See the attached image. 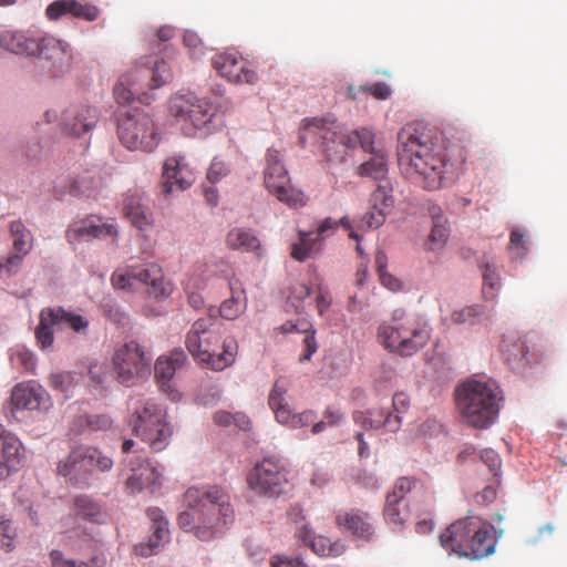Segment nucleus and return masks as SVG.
<instances>
[{
	"label": "nucleus",
	"mask_w": 567,
	"mask_h": 567,
	"mask_svg": "<svg viewBox=\"0 0 567 567\" xmlns=\"http://www.w3.org/2000/svg\"><path fill=\"white\" fill-rule=\"evenodd\" d=\"M398 142V163L402 174L423 188L439 189L454 175V165L447 162L437 132L411 123L401 128Z\"/></svg>",
	"instance_id": "f257e3e1"
},
{
	"label": "nucleus",
	"mask_w": 567,
	"mask_h": 567,
	"mask_svg": "<svg viewBox=\"0 0 567 567\" xmlns=\"http://www.w3.org/2000/svg\"><path fill=\"white\" fill-rule=\"evenodd\" d=\"M184 501L188 509L179 513L177 524L200 542L220 537L235 520L230 496L220 486L189 487Z\"/></svg>",
	"instance_id": "f03ea898"
},
{
	"label": "nucleus",
	"mask_w": 567,
	"mask_h": 567,
	"mask_svg": "<svg viewBox=\"0 0 567 567\" xmlns=\"http://www.w3.org/2000/svg\"><path fill=\"white\" fill-rule=\"evenodd\" d=\"M300 144L318 145L319 151L329 161H342L349 148L362 147L365 152H375L373 147V133L367 128L343 132L336 121L311 118L305 121L299 134Z\"/></svg>",
	"instance_id": "7ed1b4c3"
},
{
	"label": "nucleus",
	"mask_w": 567,
	"mask_h": 567,
	"mask_svg": "<svg viewBox=\"0 0 567 567\" xmlns=\"http://www.w3.org/2000/svg\"><path fill=\"white\" fill-rule=\"evenodd\" d=\"M502 401V390L492 380L468 379L455 390L456 408L462 422L477 430L495 423Z\"/></svg>",
	"instance_id": "20e7f679"
},
{
	"label": "nucleus",
	"mask_w": 567,
	"mask_h": 567,
	"mask_svg": "<svg viewBox=\"0 0 567 567\" xmlns=\"http://www.w3.org/2000/svg\"><path fill=\"white\" fill-rule=\"evenodd\" d=\"M494 527L477 516L467 515L452 523L441 535L444 549L461 557L481 559L494 553L497 537Z\"/></svg>",
	"instance_id": "39448f33"
},
{
	"label": "nucleus",
	"mask_w": 567,
	"mask_h": 567,
	"mask_svg": "<svg viewBox=\"0 0 567 567\" xmlns=\"http://www.w3.org/2000/svg\"><path fill=\"white\" fill-rule=\"evenodd\" d=\"M220 340L213 318L197 319L185 338V346L195 361L214 370L223 371L233 365L238 354V343L235 338L227 337L223 341V351L218 354L214 349Z\"/></svg>",
	"instance_id": "423d86ee"
},
{
	"label": "nucleus",
	"mask_w": 567,
	"mask_h": 567,
	"mask_svg": "<svg viewBox=\"0 0 567 567\" xmlns=\"http://www.w3.org/2000/svg\"><path fill=\"white\" fill-rule=\"evenodd\" d=\"M128 425L133 433L157 453L165 450L173 435L166 410L153 399L132 395L127 403Z\"/></svg>",
	"instance_id": "0eeeda50"
},
{
	"label": "nucleus",
	"mask_w": 567,
	"mask_h": 567,
	"mask_svg": "<svg viewBox=\"0 0 567 567\" xmlns=\"http://www.w3.org/2000/svg\"><path fill=\"white\" fill-rule=\"evenodd\" d=\"M378 339L390 352L411 357L427 344L430 332L417 318L396 311L390 321L379 326Z\"/></svg>",
	"instance_id": "6e6552de"
},
{
	"label": "nucleus",
	"mask_w": 567,
	"mask_h": 567,
	"mask_svg": "<svg viewBox=\"0 0 567 567\" xmlns=\"http://www.w3.org/2000/svg\"><path fill=\"white\" fill-rule=\"evenodd\" d=\"M113 461L93 446L80 445L58 464V473L79 486L89 484V480L100 472L110 471Z\"/></svg>",
	"instance_id": "1a4fd4ad"
},
{
	"label": "nucleus",
	"mask_w": 567,
	"mask_h": 567,
	"mask_svg": "<svg viewBox=\"0 0 567 567\" xmlns=\"http://www.w3.org/2000/svg\"><path fill=\"white\" fill-rule=\"evenodd\" d=\"M288 474L286 465L279 458L264 457L248 473L247 483L256 494L277 498L292 489Z\"/></svg>",
	"instance_id": "9d476101"
},
{
	"label": "nucleus",
	"mask_w": 567,
	"mask_h": 567,
	"mask_svg": "<svg viewBox=\"0 0 567 567\" xmlns=\"http://www.w3.org/2000/svg\"><path fill=\"white\" fill-rule=\"evenodd\" d=\"M264 183L268 192L287 206L299 208L307 205L305 193L290 185L288 171L278 150H267Z\"/></svg>",
	"instance_id": "9b49d317"
},
{
	"label": "nucleus",
	"mask_w": 567,
	"mask_h": 567,
	"mask_svg": "<svg viewBox=\"0 0 567 567\" xmlns=\"http://www.w3.org/2000/svg\"><path fill=\"white\" fill-rule=\"evenodd\" d=\"M117 134L121 143L131 151H154L161 135L153 118L144 113H127L118 121Z\"/></svg>",
	"instance_id": "f8f14e48"
},
{
	"label": "nucleus",
	"mask_w": 567,
	"mask_h": 567,
	"mask_svg": "<svg viewBox=\"0 0 567 567\" xmlns=\"http://www.w3.org/2000/svg\"><path fill=\"white\" fill-rule=\"evenodd\" d=\"M111 281L114 288L128 290L134 289L137 282L142 284L147 287V293L156 299L168 297L172 292L162 268L154 262L118 269L113 272Z\"/></svg>",
	"instance_id": "ddd939ff"
},
{
	"label": "nucleus",
	"mask_w": 567,
	"mask_h": 567,
	"mask_svg": "<svg viewBox=\"0 0 567 567\" xmlns=\"http://www.w3.org/2000/svg\"><path fill=\"white\" fill-rule=\"evenodd\" d=\"M89 320L75 312L65 310L62 307L44 308L39 316V324L34 334L37 343L41 349L52 347L54 341L53 328H70L74 332H85L89 328Z\"/></svg>",
	"instance_id": "4468645a"
},
{
	"label": "nucleus",
	"mask_w": 567,
	"mask_h": 567,
	"mask_svg": "<svg viewBox=\"0 0 567 567\" xmlns=\"http://www.w3.org/2000/svg\"><path fill=\"white\" fill-rule=\"evenodd\" d=\"M34 55L39 59V68L50 78H59L72 65L73 49L69 42L52 34L35 39Z\"/></svg>",
	"instance_id": "2eb2a0df"
},
{
	"label": "nucleus",
	"mask_w": 567,
	"mask_h": 567,
	"mask_svg": "<svg viewBox=\"0 0 567 567\" xmlns=\"http://www.w3.org/2000/svg\"><path fill=\"white\" fill-rule=\"evenodd\" d=\"M152 357L136 341H130L115 350L113 365L117 380L123 384H132L151 371Z\"/></svg>",
	"instance_id": "dca6fc26"
},
{
	"label": "nucleus",
	"mask_w": 567,
	"mask_h": 567,
	"mask_svg": "<svg viewBox=\"0 0 567 567\" xmlns=\"http://www.w3.org/2000/svg\"><path fill=\"white\" fill-rule=\"evenodd\" d=\"M171 113L184 121H189L195 130L209 133L215 128L216 107L205 99L177 96L169 103Z\"/></svg>",
	"instance_id": "f3484780"
},
{
	"label": "nucleus",
	"mask_w": 567,
	"mask_h": 567,
	"mask_svg": "<svg viewBox=\"0 0 567 567\" xmlns=\"http://www.w3.org/2000/svg\"><path fill=\"white\" fill-rule=\"evenodd\" d=\"M288 381L284 378L276 380L269 396L268 404L272 410L276 420L291 429H301L316 421L317 414L312 410L295 413L287 402Z\"/></svg>",
	"instance_id": "a211bd4d"
},
{
	"label": "nucleus",
	"mask_w": 567,
	"mask_h": 567,
	"mask_svg": "<svg viewBox=\"0 0 567 567\" xmlns=\"http://www.w3.org/2000/svg\"><path fill=\"white\" fill-rule=\"evenodd\" d=\"M212 65L230 83L255 84L258 81V74L252 64L236 51L216 53L212 59Z\"/></svg>",
	"instance_id": "6ab92c4d"
},
{
	"label": "nucleus",
	"mask_w": 567,
	"mask_h": 567,
	"mask_svg": "<svg viewBox=\"0 0 567 567\" xmlns=\"http://www.w3.org/2000/svg\"><path fill=\"white\" fill-rule=\"evenodd\" d=\"M342 226L347 230H351V224L348 217L334 220L331 217L324 218L317 228L318 237L310 238L311 233L299 231V241L291 247V257L298 261H305L307 258L317 254L320 249L321 240L328 233H332Z\"/></svg>",
	"instance_id": "aec40b11"
},
{
	"label": "nucleus",
	"mask_w": 567,
	"mask_h": 567,
	"mask_svg": "<svg viewBox=\"0 0 567 567\" xmlns=\"http://www.w3.org/2000/svg\"><path fill=\"white\" fill-rule=\"evenodd\" d=\"M117 227L113 223L103 221L102 217L90 215L85 218L72 223L65 231V237L70 244L80 239L117 237Z\"/></svg>",
	"instance_id": "412c9836"
},
{
	"label": "nucleus",
	"mask_w": 567,
	"mask_h": 567,
	"mask_svg": "<svg viewBox=\"0 0 567 567\" xmlns=\"http://www.w3.org/2000/svg\"><path fill=\"white\" fill-rule=\"evenodd\" d=\"M97 121L99 114L95 107L83 104L72 105L62 113L60 126L70 136H81L90 132Z\"/></svg>",
	"instance_id": "4be33fe9"
},
{
	"label": "nucleus",
	"mask_w": 567,
	"mask_h": 567,
	"mask_svg": "<svg viewBox=\"0 0 567 567\" xmlns=\"http://www.w3.org/2000/svg\"><path fill=\"white\" fill-rule=\"evenodd\" d=\"M11 404L17 410H47L51 406V400L43 386L34 381H28L13 386Z\"/></svg>",
	"instance_id": "5701e85b"
},
{
	"label": "nucleus",
	"mask_w": 567,
	"mask_h": 567,
	"mask_svg": "<svg viewBox=\"0 0 567 567\" xmlns=\"http://www.w3.org/2000/svg\"><path fill=\"white\" fill-rule=\"evenodd\" d=\"M195 181L194 173L183 156L168 157L163 166L162 190L172 194L187 189Z\"/></svg>",
	"instance_id": "b1692460"
},
{
	"label": "nucleus",
	"mask_w": 567,
	"mask_h": 567,
	"mask_svg": "<svg viewBox=\"0 0 567 567\" xmlns=\"http://www.w3.org/2000/svg\"><path fill=\"white\" fill-rule=\"evenodd\" d=\"M187 357L181 349H175L168 357H159L154 367L155 379L162 389L173 401L178 400L181 394L172 385V379L185 362Z\"/></svg>",
	"instance_id": "393cba45"
},
{
	"label": "nucleus",
	"mask_w": 567,
	"mask_h": 567,
	"mask_svg": "<svg viewBox=\"0 0 567 567\" xmlns=\"http://www.w3.org/2000/svg\"><path fill=\"white\" fill-rule=\"evenodd\" d=\"M147 516L152 522V535L147 543H140L134 548L137 555L144 557L157 553L169 538L168 520L164 517L162 509L157 507L148 508Z\"/></svg>",
	"instance_id": "a878e982"
},
{
	"label": "nucleus",
	"mask_w": 567,
	"mask_h": 567,
	"mask_svg": "<svg viewBox=\"0 0 567 567\" xmlns=\"http://www.w3.org/2000/svg\"><path fill=\"white\" fill-rule=\"evenodd\" d=\"M336 525L342 533L365 540L374 534L369 514L358 508L339 511L336 515Z\"/></svg>",
	"instance_id": "bb28decb"
},
{
	"label": "nucleus",
	"mask_w": 567,
	"mask_h": 567,
	"mask_svg": "<svg viewBox=\"0 0 567 567\" xmlns=\"http://www.w3.org/2000/svg\"><path fill=\"white\" fill-rule=\"evenodd\" d=\"M132 475L126 480V487L131 493L141 492L150 488L154 492L162 484V473L150 461H138L131 458L128 462Z\"/></svg>",
	"instance_id": "cd10ccee"
},
{
	"label": "nucleus",
	"mask_w": 567,
	"mask_h": 567,
	"mask_svg": "<svg viewBox=\"0 0 567 567\" xmlns=\"http://www.w3.org/2000/svg\"><path fill=\"white\" fill-rule=\"evenodd\" d=\"M122 212L132 226L141 231L148 230L153 225L152 214L138 192H127L123 198Z\"/></svg>",
	"instance_id": "c85d7f7f"
},
{
	"label": "nucleus",
	"mask_w": 567,
	"mask_h": 567,
	"mask_svg": "<svg viewBox=\"0 0 567 567\" xmlns=\"http://www.w3.org/2000/svg\"><path fill=\"white\" fill-rule=\"evenodd\" d=\"M298 538L311 550L321 557H338L346 550L341 542H330L329 538L316 535L308 525H302L297 532Z\"/></svg>",
	"instance_id": "c756f323"
},
{
	"label": "nucleus",
	"mask_w": 567,
	"mask_h": 567,
	"mask_svg": "<svg viewBox=\"0 0 567 567\" xmlns=\"http://www.w3.org/2000/svg\"><path fill=\"white\" fill-rule=\"evenodd\" d=\"M353 421L365 430L385 427L390 432H396L402 423L401 416L382 409L369 410L365 412L355 411L353 413Z\"/></svg>",
	"instance_id": "7c9ffc66"
},
{
	"label": "nucleus",
	"mask_w": 567,
	"mask_h": 567,
	"mask_svg": "<svg viewBox=\"0 0 567 567\" xmlns=\"http://www.w3.org/2000/svg\"><path fill=\"white\" fill-rule=\"evenodd\" d=\"M281 333H302L305 338L302 340L303 352L299 358L301 363L310 361L311 357L318 350V343L316 340V330L312 328V324L302 319L297 322L287 321L286 323L279 327Z\"/></svg>",
	"instance_id": "2f4dec72"
},
{
	"label": "nucleus",
	"mask_w": 567,
	"mask_h": 567,
	"mask_svg": "<svg viewBox=\"0 0 567 567\" xmlns=\"http://www.w3.org/2000/svg\"><path fill=\"white\" fill-rule=\"evenodd\" d=\"M430 214L433 219V226L426 241V248L431 251H437L446 245L450 237V228L441 207L431 206Z\"/></svg>",
	"instance_id": "473e14b6"
},
{
	"label": "nucleus",
	"mask_w": 567,
	"mask_h": 567,
	"mask_svg": "<svg viewBox=\"0 0 567 567\" xmlns=\"http://www.w3.org/2000/svg\"><path fill=\"white\" fill-rule=\"evenodd\" d=\"M51 567H106L107 558L103 550L94 549L87 559L66 558L62 551L50 553Z\"/></svg>",
	"instance_id": "72a5a7b5"
},
{
	"label": "nucleus",
	"mask_w": 567,
	"mask_h": 567,
	"mask_svg": "<svg viewBox=\"0 0 567 567\" xmlns=\"http://www.w3.org/2000/svg\"><path fill=\"white\" fill-rule=\"evenodd\" d=\"M0 47L16 54L34 55L38 48L35 38L27 37L18 31H4L0 33Z\"/></svg>",
	"instance_id": "f704fd0d"
},
{
	"label": "nucleus",
	"mask_w": 567,
	"mask_h": 567,
	"mask_svg": "<svg viewBox=\"0 0 567 567\" xmlns=\"http://www.w3.org/2000/svg\"><path fill=\"white\" fill-rule=\"evenodd\" d=\"M226 244L230 249L244 251H257L260 249V241L257 236L248 229L234 228L226 237Z\"/></svg>",
	"instance_id": "c9c22d12"
},
{
	"label": "nucleus",
	"mask_w": 567,
	"mask_h": 567,
	"mask_svg": "<svg viewBox=\"0 0 567 567\" xmlns=\"http://www.w3.org/2000/svg\"><path fill=\"white\" fill-rule=\"evenodd\" d=\"M395 495H386L383 508L385 522L393 528H402L409 518V511L402 502L394 498Z\"/></svg>",
	"instance_id": "e433bc0d"
},
{
	"label": "nucleus",
	"mask_w": 567,
	"mask_h": 567,
	"mask_svg": "<svg viewBox=\"0 0 567 567\" xmlns=\"http://www.w3.org/2000/svg\"><path fill=\"white\" fill-rule=\"evenodd\" d=\"M501 352L508 363H517L526 358L527 347L522 338L508 334L502 340Z\"/></svg>",
	"instance_id": "4c0bfd02"
},
{
	"label": "nucleus",
	"mask_w": 567,
	"mask_h": 567,
	"mask_svg": "<svg viewBox=\"0 0 567 567\" xmlns=\"http://www.w3.org/2000/svg\"><path fill=\"white\" fill-rule=\"evenodd\" d=\"M358 171L361 176H369L373 179L384 178L388 172L385 154L381 150L372 152L370 159L362 163Z\"/></svg>",
	"instance_id": "58836bf2"
},
{
	"label": "nucleus",
	"mask_w": 567,
	"mask_h": 567,
	"mask_svg": "<svg viewBox=\"0 0 567 567\" xmlns=\"http://www.w3.org/2000/svg\"><path fill=\"white\" fill-rule=\"evenodd\" d=\"M1 457L11 463V466L21 467L24 461V449L20 440L12 435L7 434L3 436L1 443Z\"/></svg>",
	"instance_id": "ea45409f"
},
{
	"label": "nucleus",
	"mask_w": 567,
	"mask_h": 567,
	"mask_svg": "<svg viewBox=\"0 0 567 567\" xmlns=\"http://www.w3.org/2000/svg\"><path fill=\"white\" fill-rule=\"evenodd\" d=\"M413 491L420 492L424 496L430 495L429 487L424 482L409 476H402L394 483L393 489L388 495H395L396 501L402 502L404 496Z\"/></svg>",
	"instance_id": "a19ab883"
},
{
	"label": "nucleus",
	"mask_w": 567,
	"mask_h": 567,
	"mask_svg": "<svg viewBox=\"0 0 567 567\" xmlns=\"http://www.w3.org/2000/svg\"><path fill=\"white\" fill-rule=\"evenodd\" d=\"M9 230L13 238L12 249L27 256L32 248L31 231L21 220L11 221Z\"/></svg>",
	"instance_id": "79ce46f5"
},
{
	"label": "nucleus",
	"mask_w": 567,
	"mask_h": 567,
	"mask_svg": "<svg viewBox=\"0 0 567 567\" xmlns=\"http://www.w3.org/2000/svg\"><path fill=\"white\" fill-rule=\"evenodd\" d=\"M229 288L231 290V297L220 305L219 313L227 320H234L245 309V300L241 298L244 291L235 288V284L233 281L229 282Z\"/></svg>",
	"instance_id": "37998d69"
},
{
	"label": "nucleus",
	"mask_w": 567,
	"mask_h": 567,
	"mask_svg": "<svg viewBox=\"0 0 567 567\" xmlns=\"http://www.w3.org/2000/svg\"><path fill=\"white\" fill-rule=\"evenodd\" d=\"M483 276V293L486 299H494L501 287V275L497 267L489 261L481 265Z\"/></svg>",
	"instance_id": "c03bdc74"
},
{
	"label": "nucleus",
	"mask_w": 567,
	"mask_h": 567,
	"mask_svg": "<svg viewBox=\"0 0 567 567\" xmlns=\"http://www.w3.org/2000/svg\"><path fill=\"white\" fill-rule=\"evenodd\" d=\"M48 384L55 391H59L69 398L73 394L76 385L75 373L71 371L52 372L48 378Z\"/></svg>",
	"instance_id": "a18cd8bd"
},
{
	"label": "nucleus",
	"mask_w": 567,
	"mask_h": 567,
	"mask_svg": "<svg viewBox=\"0 0 567 567\" xmlns=\"http://www.w3.org/2000/svg\"><path fill=\"white\" fill-rule=\"evenodd\" d=\"M214 423L218 426L229 427L234 425L239 430H247L250 425L249 417L243 412L230 413L224 410H219L214 413Z\"/></svg>",
	"instance_id": "49530a36"
},
{
	"label": "nucleus",
	"mask_w": 567,
	"mask_h": 567,
	"mask_svg": "<svg viewBox=\"0 0 567 567\" xmlns=\"http://www.w3.org/2000/svg\"><path fill=\"white\" fill-rule=\"evenodd\" d=\"M370 204L373 209L389 214L394 206L392 187L389 184H381L371 194Z\"/></svg>",
	"instance_id": "de8ad7c7"
},
{
	"label": "nucleus",
	"mask_w": 567,
	"mask_h": 567,
	"mask_svg": "<svg viewBox=\"0 0 567 567\" xmlns=\"http://www.w3.org/2000/svg\"><path fill=\"white\" fill-rule=\"evenodd\" d=\"M101 181L99 177L84 174L76 177L71 185V193L75 195H83L86 197L93 196L100 187Z\"/></svg>",
	"instance_id": "09e8293b"
},
{
	"label": "nucleus",
	"mask_w": 567,
	"mask_h": 567,
	"mask_svg": "<svg viewBox=\"0 0 567 567\" xmlns=\"http://www.w3.org/2000/svg\"><path fill=\"white\" fill-rule=\"evenodd\" d=\"M10 361L14 367L22 368L24 371L34 373L37 359L34 354L24 347H17L11 351Z\"/></svg>",
	"instance_id": "8fccbe9b"
},
{
	"label": "nucleus",
	"mask_w": 567,
	"mask_h": 567,
	"mask_svg": "<svg viewBox=\"0 0 567 567\" xmlns=\"http://www.w3.org/2000/svg\"><path fill=\"white\" fill-rule=\"evenodd\" d=\"M71 17L84 21H95L100 17V9L91 3L70 0Z\"/></svg>",
	"instance_id": "3c124183"
},
{
	"label": "nucleus",
	"mask_w": 567,
	"mask_h": 567,
	"mask_svg": "<svg viewBox=\"0 0 567 567\" xmlns=\"http://www.w3.org/2000/svg\"><path fill=\"white\" fill-rule=\"evenodd\" d=\"M76 514L90 520H97L101 514L100 506L87 496H79L75 498Z\"/></svg>",
	"instance_id": "603ef678"
},
{
	"label": "nucleus",
	"mask_w": 567,
	"mask_h": 567,
	"mask_svg": "<svg viewBox=\"0 0 567 567\" xmlns=\"http://www.w3.org/2000/svg\"><path fill=\"white\" fill-rule=\"evenodd\" d=\"M130 85V79L126 75L121 76L115 83L113 94L118 104H128L133 101L134 95L137 94V91H133Z\"/></svg>",
	"instance_id": "864d4df0"
},
{
	"label": "nucleus",
	"mask_w": 567,
	"mask_h": 567,
	"mask_svg": "<svg viewBox=\"0 0 567 567\" xmlns=\"http://www.w3.org/2000/svg\"><path fill=\"white\" fill-rule=\"evenodd\" d=\"M483 313L481 306H470L460 310H455L451 315L452 322L456 324L470 323L474 324L477 318Z\"/></svg>",
	"instance_id": "5fc2aeb1"
},
{
	"label": "nucleus",
	"mask_w": 567,
	"mask_h": 567,
	"mask_svg": "<svg viewBox=\"0 0 567 567\" xmlns=\"http://www.w3.org/2000/svg\"><path fill=\"white\" fill-rule=\"evenodd\" d=\"M173 78L171 68L163 60L156 61L152 69V87H159L168 83Z\"/></svg>",
	"instance_id": "6e6d98bb"
},
{
	"label": "nucleus",
	"mask_w": 567,
	"mask_h": 567,
	"mask_svg": "<svg viewBox=\"0 0 567 567\" xmlns=\"http://www.w3.org/2000/svg\"><path fill=\"white\" fill-rule=\"evenodd\" d=\"M64 16H71L70 0H55L45 9V17L51 21H56Z\"/></svg>",
	"instance_id": "4d7b16f0"
},
{
	"label": "nucleus",
	"mask_w": 567,
	"mask_h": 567,
	"mask_svg": "<svg viewBox=\"0 0 567 567\" xmlns=\"http://www.w3.org/2000/svg\"><path fill=\"white\" fill-rule=\"evenodd\" d=\"M386 215V213H383L379 209H373V206H371L370 210L367 212L360 219V227L368 229L379 228L385 221Z\"/></svg>",
	"instance_id": "13d9d810"
},
{
	"label": "nucleus",
	"mask_w": 567,
	"mask_h": 567,
	"mask_svg": "<svg viewBox=\"0 0 567 567\" xmlns=\"http://www.w3.org/2000/svg\"><path fill=\"white\" fill-rule=\"evenodd\" d=\"M16 538V530L12 527L11 520L4 516H0V543L7 549L13 548V540Z\"/></svg>",
	"instance_id": "bf43d9fd"
},
{
	"label": "nucleus",
	"mask_w": 567,
	"mask_h": 567,
	"mask_svg": "<svg viewBox=\"0 0 567 567\" xmlns=\"http://www.w3.org/2000/svg\"><path fill=\"white\" fill-rule=\"evenodd\" d=\"M331 302H332V298H331L329 289L323 285H317V287H316V307H317L318 313L320 316H323L324 312L331 306Z\"/></svg>",
	"instance_id": "052dcab7"
},
{
	"label": "nucleus",
	"mask_w": 567,
	"mask_h": 567,
	"mask_svg": "<svg viewBox=\"0 0 567 567\" xmlns=\"http://www.w3.org/2000/svg\"><path fill=\"white\" fill-rule=\"evenodd\" d=\"M228 173L229 168L226 163L218 158H214L207 172V179L214 184L227 176Z\"/></svg>",
	"instance_id": "680f3d73"
},
{
	"label": "nucleus",
	"mask_w": 567,
	"mask_h": 567,
	"mask_svg": "<svg viewBox=\"0 0 567 567\" xmlns=\"http://www.w3.org/2000/svg\"><path fill=\"white\" fill-rule=\"evenodd\" d=\"M311 293V288L303 282L296 284L291 287L290 295L288 296V300L291 302V305L295 306L297 310H299V305H296V302L303 301L307 299Z\"/></svg>",
	"instance_id": "e2e57ef3"
},
{
	"label": "nucleus",
	"mask_w": 567,
	"mask_h": 567,
	"mask_svg": "<svg viewBox=\"0 0 567 567\" xmlns=\"http://www.w3.org/2000/svg\"><path fill=\"white\" fill-rule=\"evenodd\" d=\"M24 257L25 255L13 250L11 255L2 260L3 271L8 276L16 274L20 269Z\"/></svg>",
	"instance_id": "0e129e2a"
},
{
	"label": "nucleus",
	"mask_w": 567,
	"mask_h": 567,
	"mask_svg": "<svg viewBox=\"0 0 567 567\" xmlns=\"http://www.w3.org/2000/svg\"><path fill=\"white\" fill-rule=\"evenodd\" d=\"M482 461L489 467L495 475H497V471L501 468V457L499 455L492 449H487L482 451L481 453Z\"/></svg>",
	"instance_id": "69168bd1"
},
{
	"label": "nucleus",
	"mask_w": 567,
	"mask_h": 567,
	"mask_svg": "<svg viewBox=\"0 0 567 567\" xmlns=\"http://www.w3.org/2000/svg\"><path fill=\"white\" fill-rule=\"evenodd\" d=\"M497 497L496 488L493 486H486L483 491L478 492L474 496V501L478 505H488L493 503Z\"/></svg>",
	"instance_id": "338daca9"
},
{
	"label": "nucleus",
	"mask_w": 567,
	"mask_h": 567,
	"mask_svg": "<svg viewBox=\"0 0 567 567\" xmlns=\"http://www.w3.org/2000/svg\"><path fill=\"white\" fill-rule=\"evenodd\" d=\"M323 419L329 426H336L343 420V413L333 405L326 408Z\"/></svg>",
	"instance_id": "774afa93"
}]
</instances>
